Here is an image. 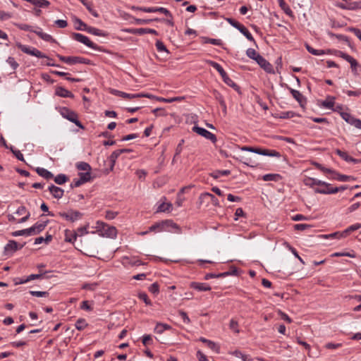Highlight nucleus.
I'll return each mask as SVG.
<instances>
[{"label": "nucleus", "mask_w": 361, "mask_h": 361, "mask_svg": "<svg viewBox=\"0 0 361 361\" xmlns=\"http://www.w3.org/2000/svg\"><path fill=\"white\" fill-rule=\"evenodd\" d=\"M13 236H20V235H30L29 228L23 229L20 231H16L12 233Z\"/></svg>", "instance_id": "obj_55"}, {"label": "nucleus", "mask_w": 361, "mask_h": 361, "mask_svg": "<svg viewBox=\"0 0 361 361\" xmlns=\"http://www.w3.org/2000/svg\"><path fill=\"white\" fill-rule=\"evenodd\" d=\"M51 240H52V235L47 233L45 238H44L43 237L36 238L35 240V244L38 245V244H41L43 242H45L47 244H48L49 242H51Z\"/></svg>", "instance_id": "obj_47"}, {"label": "nucleus", "mask_w": 361, "mask_h": 361, "mask_svg": "<svg viewBox=\"0 0 361 361\" xmlns=\"http://www.w3.org/2000/svg\"><path fill=\"white\" fill-rule=\"evenodd\" d=\"M348 10H357L361 8V1L346 2Z\"/></svg>", "instance_id": "obj_48"}, {"label": "nucleus", "mask_w": 361, "mask_h": 361, "mask_svg": "<svg viewBox=\"0 0 361 361\" xmlns=\"http://www.w3.org/2000/svg\"><path fill=\"white\" fill-rule=\"evenodd\" d=\"M156 47H157V49L158 50V51L159 52H162V51H166V52H168V50L166 47V46L164 44V43L160 41V40H157L156 42Z\"/></svg>", "instance_id": "obj_60"}, {"label": "nucleus", "mask_w": 361, "mask_h": 361, "mask_svg": "<svg viewBox=\"0 0 361 361\" xmlns=\"http://www.w3.org/2000/svg\"><path fill=\"white\" fill-rule=\"evenodd\" d=\"M83 6L88 10V11L95 18L99 17L97 11L92 8V3L87 1V0H79Z\"/></svg>", "instance_id": "obj_32"}, {"label": "nucleus", "mask_w": 361, "mask_h": 361, "mask_svg": "<svg viewBox=\"0 0 361 361\" xmlns=\"http://www.w3.org/2000/svg\"><path fill=\"white\" fill-rule=\"evenodd\" d=\"M290 93L296 101H298L300 107L302 109H305L307 104V99L301 94L300 92H290Z\"/></svg>", "instance_id": "obj_22"}, {"label": "nucleus", "mask_w": 361, "mask_h": 361, "mask_svg": "<svg viewBox=\"0 0 361 361\" xmlns=\"http://www.w3.org/2000/svg\"><path fill=\"white\" fill-rule=\"evenodd\" d=\"M190 287L198 291H209L212 289L211 286L205 283L191 282Z\"/></svg>", "instance_id": "obj_21"}, {"label": "nucleus", "mask_w": 361, "mask_h": 361, "mask_svg": "<svg viewBox=\"0 0 361 361\" xmlns=\"http://www.w3.org/2000/svg\"><path fill=\"white\" fill-rule=\"evenodd\" d=\"M348 188V185H341L340 187H334V189H331V190H329V191L321 190L320 192L335 194L338 192L344 191L345 190H346Z\"/></svg>", "instance_id": "obj_54"}, {"label": "nucleus", "mask_w": 361, "mask_h": 361, "mask_svg": "<svg viewBox=\"0 0 361 361\" xmlns=\"http://www.w3.org/2000/svg\"><path fill=\"white\" fill-rule=\"evenodd\" d=\"M209 192H204L202 193L199 198H198V204L200 207L204 205L207 207L209 205Z\"/></svg>", "instance_id": "obj_31"}, {"label": "nucleus", "mask_w": 361, "mask_h": 361, "mask_svg": "<svg viewBox=\"0 0 361 361\" xmlns=\"http://www.w3.org/2000/svg\"><path fill=\"white\" fill-rule=\"evenodd\" d=\"M295 116L300 117V115L297 113L290 111L281 112L280 118L286 119V118H291Z\"/></svg>", "instance_id": "obj_50"}, {"label": "nucleus", "mask_w": 361, "mask_h": 361, "mask_svg": "<svg viewBox=\"0 0 361 361\" xmlns=\"http://www.w3.org/2000/svg\"><path fill=\"white\" fill-rule=\"evenodd\" d=\"M35 171L39 176L46 180H49L54 178V174L46 169L37 167Z\"/></svg>", "instance_id": "obj_23"}, {"label": "nucleus", "mask_w": 361, "mask_h": 361, "mask_svg": "<svg viewBox=\"0 0 361 361\" xmlns=\"http://www.w3.org/2000/svg\"><path fill=\"white\" fill-rule=\"evenodd\" d=\"M35 33L38 37H39L41 39H42L43 40L46 41V42H52L54 40L51 35H50L47 33L43 32L40 27H37V30L36 31H35Z\"/></svg>", "instance_id": "obj_30"}, {"label": "nucleus", "mask_w": 361, "mask_h": 361, "mask_svg": "<svg viewBox=\"0 0 361 361\" xmlns=\"http://www.w3.org/2000/svg\"><path fill=\"white\" fill-rule=\"evenodd\" d=\"M172 208V204L162 202L157 208V212H170Z\"/></svg>", "instance_id": "obj_42"}, {"label": "nucleus", "mask_w": 361, "mask_h": 361, "mask_svg": "<svg viewBox=\"0 0 361 361\" xmlns=\"http://www.w3.org/2000/svg\"><path fill=\"white\" fill-rule=\"evenodd\" d=\"M199 341L205 343L207 345V347L209 348H210L211 350H212L216 353H219V347L212 341L208 340L204 337H200L199 338Z\"/></svg>", "instance_id": "obj_28"}, {"label": "nucleus", "mask_w": 361, "mask_h": 361, "mask_svg": "<svg viewBox=\"0 0 361 361\" xmlns=\"http://www.w3.org/2000/svg\"><path fill=\"white\" fill-rule=\"evenodd\" d=\"M49 220L42 222L38 221L36 224H35L29 228L30 235H36L42 232L47 226Z\"/></svg>", "instance_id": "obj_14"}, {"label": "nucleus", "mask_w": 361, "mask_h": 361, "mask_svg": "<svg viewBox=\"0 0 361 361\" xmlns=\"http://www.w3.org/2000/svg\"><path fill=\"white\" fill-rule=\"evenodd\" d=\"M124 31L127 33L133 34V35H142L144 34H146V28H127L125 29Z\"/></svg>", "instance_id": "obj_37"}, {"label": "nucleus", "mask_w": 361, "mask_h": 361, "mask_svg": "<svg viewBox=\"0 0 361 361\" xmlns=\"http://www.w3.org/2000/svg\"><path fill=\"white\" fill-rule=\"evenodd\" d=\"M59 215L70 222H75L82 217L81 212L73 209H70L67 212H59Z\"/></svg>", "instance_id": "obj_10"}, {"label": "nucleus", "mask_w": 361, "mask_h": 361, "mask_svg": "<svg viewBox=\"0 0 361 361\" xmlns=\"http://www.w3.org/2000/svg\"><path fill=\"white\" fill-rule=\"evenodd\" d=\"M61 114L62 116L71 122L75 123L79 128L83 129L84 126L81 122L78 120V117L76 113L70 110L69 109L64 107L61 109Z\"/></svg>", "instance_id": "obj_8"}, {"label": "nucleus", "mask_w": 361, "mask_h": 361, "mask_svg": "<svg viewBox=\"0 0 361 361\" xmlns=\"http://www.w3.org/2000/svg\"><path fill=\"white\" fill-rule=\"evenodd\" d=\"M229 354H231L236 357L240 358L243 361H251L252 360V358L249 355H245V354L243 353L241 351L238 350L230 352Z\"/></svg>", "instance_id": "obj_33"}, {"label": "nucleus", "mask_w": 361, "mask_h": 361, "mask_svg": "<svg viewBox=\"0 0 361 361\" xmlns=\"http://www.w3.org/2000/svg\"><path fill=\"white\" fill-rule=\"evenodd\" d=\"M336 98L333 96H327L325 100H318L317 104L320 107L328 109H333L335 104Z\"/></svg>", "instance_id": "obj_16"}, {"label": "nucleus", "mask_w": 361, "mask_h": 361, "mask_svg": "<svg viewBox=\"0 0 361 361\" xmlns=\"http://www.w3.org/2000/svg\"><path fill=\"white\" fill-rule=\"evenodd\" d=\"M97 231L104 237L114 238L117 235L116 227L109 226L104 222L98 221L96 226Z\"/></svg>", "instance_id": "obj_2"}, {"label": "nucleus", "mask_w": 361, "mask_h": 361, "mask_svg": "<svg viewBox=\"0 0 361 361\" xmlns=\"http://www.w3.org/2000/svg\"><path fill=\"white\" fill-rule=\"evenodd\" d=\"M242 151L250 152L253 153H256L257 154L269 156V157H280L281 154L274 149H262L253 147L243 146L240 148Z\"/></svg>", "instance_id": "obj_3"}, {"label": "nucleus", "mask_w": 361, "mask_h": 361, "mask_svg": "<svg viewBox=\"0 0 361 361\" xmlns=\"http://www.w3.org/2000/svg\"><path fill=\"white\" fill-rule=\"evenodd\" d=\"M42 277V274H31V275L28 276L26 279H25V280H20L19 281H16L15 283L16 284H23V283H27V282H28L30 281H32V280L41 279Z\"/></svg>", "instance_id": "obj_41"}, {"label": "nucleus", "mask_w": 361, "mask_h": 361, "mask_svg": "<svg viewBox=\"0 0 361 361\" xmlns=\"http://www.w3.org/2000/svg\"><path fill=\"white\" fill-rule=\"evenodd\" d=\"M192 130L197 133L200 135L208 139L212 142V143H215L216 142V137L214 134L212 133L209 130L205 128L195 126L192 128Z\"/></svg>", "instance_id": "obj_11"}, {"label": "nucleus", "mask_w": 361, "mask_h": 361, "mask_svg": "<svg viewBox=\"0 0 361 361\" xmlns=\"http://www.w3.org/2000/svg\"><path fill=\"white\" fill-rule=\"evenodd\" d=\"M361 228V224H355L353 225L350 226L346 229L343 231V235L346 238L348 235H350L352 232L357 231Z\"/></svg>", "instance_id": "obj_34"}, {"label": "nucleus", "mask_w": 361, "mask_h": 361, "mask_svg": "<svg viewBox=\"0 0 361 361\" xmlns=\"http://www.w3.org/2000/svg\"><path fill=\"white\" fill-rule=\"evenodd\" d=\"M89 227V225L87 224L86 226H82V227H80L78 228L75 231H76V234H77V236H82L83 235L85 234H87L88 233V231H87V228Z\"/></svg>", "instance_id": "obj_57"}, {"label": "nucleus", "mask_w": 361, "mask_h": 361, "mask_svg": "<svg viewBox=\"0 0 361 361\" xmlns=\"http://www.w3.org/2000/svg\"><path fill=\"white\" fill-rule=\"evenodd\" d=\"M239 31L249 40V41H251V42H255V39L253 38L252 34L250 32V31L244 26L243 25L240 29L239 30Z\"/></svg>", "instance_id": "obj_45"}, {"label": "nucleus", "mask_w": 361, "mask_h": 361, "mask_svg": "<svg viewBox=\"0 0 361 361\" xmlns=\"http://www.w3.org/2000/svg\"><path fill=\"white\" fill-rule=\"evenodd\" d=\"M112 92L114 93L116 95H119V96H121V97H122L123 98L130 99H137V98H140V97L150 98L151 97H152V94H142V93H140V94H129V93H126L125 92Z\"/></svg>", "instance_id": "obj_15"}, {"label": "nucleus", "mask_w": 361, "mask_h": 361, "mask_svg": "<svg viewBox=\"0 0 361 361\" xmlns=\"http://www.w3.org/2000/svg\"><path fill=\"white\" fill-rule=\"evenodd\" d=\"M16 45L23 53H25V54L31 55V56H36L37 58L47 59L48 61H51V59L48 56H47V55H45L42 51H40L39 50H38L37 49H36L35 47L23 44L18 42H16Z\"/></svg>", "instance_id": "obj_4"}, {"label": "nucleus", "mask_w": 361, "mask_h": 361, "mask_svg": "<svg viewBox=\"0 0 361 361\" xmlns=\"http://www.w3.org/2000/svg\"><path fill=\"white\" fill-rule=\"evenodd\" d=\"M16 26L21 30L28 31V32H34V33H35V31L37 30H34L32 26L29 25L27 24L20 23V24H17Z\"/></svg>", "instance_id": "obj_53"}, {"label": "nucleus", "mask_w": 361, "mask_h": 361, "mask_svg": "<svg viewBox=\"0 0 361 361\" xmlns=\"http://www.w3.org/2000/svg\"><path fill=\"white\" fill-rule=\"evenodd\" d=\"M85 31L87 32L90 34L96 35V36H100V37H106L107 33L105 31H103L102 30H99L98 28L88 26L87 28H85Z\"/></svg>", "instance_id": "obj_26"}, {"label": "nucleus", "mask_w": 361, "mask_h": 361, "mask_svg": "<svg viewBox=\"0 0 361 361\" xmlns=\"http://www.w3.org/2000/svg\"><path fill=\"white\" fill-rule=\"evenodd\" d=\"M305 47L308 52L310 54L314 55V56H322L326 54H329L330 52V50H324V49H314L312 47H311L310 44H306Z\"/></svg>", "instance_id": "obj_24"}, {"label": "nucleus", "mask_w": 361, "mask_h": 361, "mask_svg": "<svg viewBox=\"0 0 361 361\" xmlns=\"http://www.w3.org/2000/svg\"><path fill=\"white\" fill-rule=\"evenodd\" d=\"M210 64L215 70L219 72L226 84H227L229 87L235 89V90H237L236 84L228 77L226 72L219 63L214 61H211Z\"/></svg>", "instance_id": "obj_5"}, {"label": "nucleus", "mask_w": 361, "mask_h": 361, "mask_svg": "<svg viewBox=\"0 0 361 361\" xmlns=\"http://www.w3.org/2000/svg\"><path fill=\"white\" fill-rule=\"evenodd\" d=\"M303 183L305 185L312 188L314 189L316 185H317V186H319V185L329 186L327 185L326 182L319 180L318 179L311 178V177H306L303 180Z\"/></svg>", "instance_id": "obj_17"}, {"label": "nucleus", "mask_w": 361, "mask_h": 361, "mask_svg": "<svg viewBox=\"0 0 361 361\" xmlns=\"http://www.w3.org/2000/svg\"><path fill=\"white\" fill-rule=\"evenodd\" d=\"M149 291L150 293H152V294L154 295H157L159 293V286L157 283H152L149 287Z\"/></svg>", "instance_id": "obj_58"}, {"label": "nucleus", "mask_w": 361, "mask_h": 361, "mask_svg": "<svg viewBox=\"0 0 361 361\" xmlns=\"http://www.w3.org/2000/svg\"><path fill=\"white\" fill-rule=\"evenodd\" d=\"M24 245H18L15 240H9L8 243L4 247L5 252L13 253L18 250H20L23 247Z\"/></svg>", "instance_id": "obj_19"}, {"label": "nucleus", "mask_w": 361, "mask_h": 361, "mask_svg": "<svg viewBox=\"0 0 361 361\" xmlns=\"http://www.w3.org/2000/svg\"><path fill=\"white\" fill-rule=\"evenodd\" d=\"M152 112L156 116H166L165 109L162 108H156L152 110Z\"/></svg>", "instance_id": "obj_63"}, {"label": "nucleus", "mask_w": 361, "mask_h": 361, "mask_svg": "<svg viewBox=\"0 0 361 361\" xmlns=\"http://www.w3.org/2000/svg\"><path fill=\"white\" fill-rule=\"evenodd\" d=\"M138 298L142 300L146 305L151 306L152 305V301L149 299L147 293L142 292L138 294Z\"/></svg>", "instance_id": "obj_52"}, {"label": "nucleus", "mask_w": 361, "mask_h": 361, "mask_svg": "<svg viewBox=\"0 0 361 361\" xmlns=\"http://www.w3.org/2000/svg\"><path fill=\"white\" fill-rule=\"evenodd\" d=\"M231 174L230 170H216L209 173V176L214 179H218L221 176H227Z\"/></svg>", "instance_id": "obj_29"}, {"label": "nucleus", "mask_w": 361, "mask_h": 361, "mask_svg": "<svg viewBox=\"0 0 361 361\" xmlns=\"http://www.w3.org/2000/svg\"><path fill=\"white\" fill-rule=\"evenodd\" d=\"M77 234L75 231L69 229L65 230V241L71 243H74L77 239Z\"/></svg>", "instance_id": "obj_25"}, {"label": "nucleus", "mask_w": 361, "mask_h": 361, "mask_svg": "<svg viewBox=\"0 0 361 361\" xmlns=\"http://www.w3.org/2000/svg\"><path fill=\"white\" fill-rule=\"evenodd\" d=\"M281 178L279 174L268 173L263 176L264 181H278Z\"/></svg>", "instance_id": "obj_46"}, {"label": "nucleus", "mask_w": 361, "mask_h": 361, "mask_svg": "<svg viewBox=\"0 0 361 361\" xmlns=\"http://www.w3.org/2000/svg\"><path fill=\"white\" fill-rule=\"evenodd\" d=\"M118 214V212H114L111 210L106 211L105 218L109 220L114 219Z\"/></svg>", "instance_id": "obj_62"}, {"label": "nucleus", "mask_w": 361, "mask_h": 361, "mask_svg": "<svg viewBox=\"0 0 361 361\" xmlns=\"http://www.w3.org/2000/svg\"><path fill=\"white\" fill-rule=\"evenodd\" d=\"M142 344L145 346L152 343V338L151 335L145 334L142 336Z\"/></svg>", "instance_id": "obj_61"}, {"label": "nucleus", "mask_w": 361, "mask_h": 361, "mask_svg": "<svg viewBox=\"0 0 361 361\" xmlns=\"http://www.w3.org/2000/svg\"><path fill=\"white\" fill-rule=\"evenodd\" d=\"M255 61L267 73L273 72V66L272 65L267 61L260 54L257 56V58Z\"/></svg>", "instance_id": "obj_13"}, {"label": "nucleus", "mask_w": 361, "mask_h": 361, "mask_svg": "<svg viewBox=\"0 0 361 361\" xmlns=\"http://www.w3.org/2000/svg\"><path fill=\"white\" fill-rule=\"evenodd\" d=\"M54 182L58 185H63L68 180V178L63 173L58 174L56 176H54Z\"/></svg>", "instance_id": "obj_38"}, {"label": "nucleus", "mask_w": 361, "mask_h": 361, "mask_svg": "<svg viewBox=\"0 0 361 361\" xmlns=\"http://www.w3.org/2000/svg\"><path fill=\"white\" fill-rule=\"evenodd\" d=\"M172 329L171 326L164 324V323H157V325L154 327V332L157 334H163L166 330H171Z\"/></svg>", "instance_id": "obj_27"}, {"label": "nucleus", "mask_w": 361, "mask_h": 361, "mask_svg": "<svg viewBox=\"0 0 361 361\" xmlns=\"http://www.w3.org/2000/svg\"><path fill=\"white\" fill-rule=\"evenodd\" d=\"M247 56L253 60H255L257 58V56H259V54L257 53L254 49L249 48L246 51Z\"/></svg>", "instance_id": "obj_56"}, {"label": "nucleus", "mask_w": 361, "mask_h": 361, "mask_svg": "<svg viewBox=\"0 0 361 361\" xmlns=\"http://www.w3.org/2000/svg\"><path fill=\"white\" fill-rule=\"evenodd\" d=\"M327 185L329 186L319 185L318 188H315L314 192L316 193H319V194L329 195L330 193L319 192L321 190L329 191V190H331V189H334V187L331 185V184L327 183Z\"/></svg>", "instance_id": "obj_40"}, {"label": "nucleus", "mask_w": 361, "mask_h": 361, "mask_svg": "<svg viewBox=\"0 0 361 361\" xmlns=\"http://www.w3.org/2000/svg\"><path fill=\"white\" fill-rule=\"evenodd\" d=\"M76 168L80 171H91L92 170L90 165L84 161L77 163Z\"/></svg>", "instance_id": "obj_43"}, {"label": "nucleus", "mask_w": 361, "mask_h": 361, "mask_svg": "<svg viewBox=\"0 0 361 361\" xmlns=\"http://www.w3.org/2000/svg\"><path fill=\"white\" fill-rule=\"evenodd\" d=\"M136 9L146 13L159 12L164 14L166 16L172 18L171 13L167 8L164 7H137Z\"/></svg>", "instance_id": "obj_12"}, {"label": "nucleus", "mask_w": 361, "mask_h": 361, "mask_svg": "<svg viewBox=\"0 0 361 361\" xmlns=\"http://www.w3.org/2000/svg\"><path fill=\"white\" fill-rule=\"evenodd\" d=\"M338 56L341 58H343V59H345L346 61H348V63H350V67H351V69H352V71L355 73V74H357L360 70H361V66L360 65L357 63V61L353 58L351 56L348 55V54L346 53H344L343 51H338Z\"/></svg>", "instance_id": "obj_9"}, {"label": "nucleus", "mask_w": 361, "mask_h": 361, "mask_svg": "<svg viewBox=\"0 0 361 361\" xmlns=\"http://www.w3.org/2000/svg\"><path fill=\"white\" fill-rule=\"evenodd\" d=\"M204 43H209L214 45L221 46L222 44V41L219 39H213L204 37H202Z\"/></svg>", "instance_id": "obj_49"}, {"label": "nucleus", "mask_w": 361, "mask_h": 361, "mask_svg": "<svg viewBox=\"0 0 361 361\" xmlns=\"http://www.w3.org/2000/svg\"><path fill=\"white\" fill-rule=\"evenodd\" d=\"M121 155V153L119 152L118 149L114 151L109 156V159L111 162V167L110 170L112 171L114 169V167L115 166L116 159L118 157Z\"/></svg>", "instance_id": "obj_35"}, {"label": "nucleus", "mask_w": 361, "mask_h": 361, "mask_svg": "<svg viewBox=\"0 0 361 361\" xmlns=\"http://www.w3.org/2000/svg\"><path fill=\"white\" fill-rule=\"evenodd\" d=\"M336 154H338L341 159L345 160L347 162H352L353 164L361 163V159H355L348 155L346 152L342 151L339 149H336L335 150Z\"/></svg>", "instance_id": "obj_18"}, {"label": "nucleus", "mask_w": 361, "mask_h": 361, "mask_svg": "<svg viewBox=\"0 0 361 361\" xmlns=\"http://www.w3.org/2000/svg\"><path fill=\"white\" fill-rule=\"evenodd\" d=\"M75 328L79 330H83L87 326V323L86 322L85 319H78L75 322Z\"/></svg>", "instance_id": "obj_51"}, {"label": "nucleus", "mask_w": 361, "mask_h": 361, "mask_svg": "<svg viewBox=\"0 0 361 361\" xmlns=\"http://www.w3.org/2000/svg\"><path fill=\"white\" fill-rule=\"evenodd\" d=\"M74 26L75 29L77 30H83L85 31V28H87V24L82 22L80 18H75L74 19Z\"/></svg>", "instance_id": "obj_36"}, {"label": "nucleus", "mask_w": 361, "mask_h": 361, "mask_svg": "<svg viewBox=\"0 0 361 361\" xmlns=\"http://www.w3.org/2000/svg\"><path fill=\"white\" fill-rule=\"evenodd\" d=\"M6 62L11 66V67L13 70H16L19 66V64L17 63V61L15 60V59L12 56H9L7 59Z\"/></svg>", "instance_id": "obj_59"}, {"label": "nucleus", "mask_w": 361, "mask_h": 361, "mask_svg": "<svg viewBox=\"0 0 361 361\" xmlns=\"http://www.w3.org/2000/svg\"><path fill=\"white\" fill-rule=\"evenodd\" d=\"M57 56L61 61L68 65H74L76 63H82L87 65L92 64V61L90 59L81 56H62L60 54H57Z\"/></svg>", "instance_id": "obj_6"}, {"label": "nucleus", "mask_w": 361, "mask_h": 361, "mask_svg": "<svg viewBox=\"0 0 361 361\" xmlns=\"http://www.w3.org/2000/svg\"><path fill=\"white\" fill-rule=\"evenodd\" d=\"M348 30L350 32H353L356 37L361 41V30L356 28V27H348Z\"/></svg>", "instance_id": "obj_64"}, {"label": "nucleus", "mask_w": 361, "mask_h": 361, "mask_svg": "<svg viewBox=\"0 0 361 361\" xmlns=\"http://www.w3.org/2000/svg\"><path fill=\"white\" fill-rule=\"evenodd\" d=\"M49 191L51 195L56 199H61L63 196L64 190L53 184L50 185L48 188Z\"/></svg>", "instance_id": "obj_20"}, {"label": "nucleus", "mask_w": 361, "mask_h": 361, "mask_svg": "<svg viewBox=\"0 0 361 361\" xmlns=\"http://www.w3.org/2000/svg\"><path fill=\"white\" fill-rule=\"evenodd\" d=\"M72 38L74 40L79 42L92 49L101 50L100 47L98 45L93 43L87 36H85L82 34L78 33V32H73L72 34Z\"/></svg>", "instance_id": "obj_7"}, {"label": "nucleus", "mask_w": 361, "mask_h": 361, "mask_svg": "<svg viewBox=\"0 0 361 361\" xmlns=\"http://www.w3.org/2000/svg\"><path fill=\"white\" fill-rule=\"evenodd\" d=\"M79 178L84 182V183L89 182L92 180L90 171L80 172L78 173Z\"/></svg>", "instance_id": "obj_44"}, {"label": "nucleus", "mask_w": 361, "mask_h": 361, "mask_svg": "<svg viewBox=\"0 0 361 361\" xmlns=\"http://www.w3.org/2000/svg\"><path fill=\"white\" fill-rule=\"evenodd\" d=\"M169 228H173L180 231L179 226L173 222V220L167 219L164 221H161L159 222H157L154 224L152 225L149 228V231L146 232H143L142 234H146L148 232H161L164 231H169Z\"/></svg>", "instance_id": "obj_1"}, {"label": "nucleus", "mask_w": 361, "mask_h": 361, "mask_svg": "<svg viewBox=\"0 0 361 361\" xmlns=\"http://www.w3.org/2000/svg\"><path fill=\"white\" fill-rule=\"evenodd\" d=\"M229 329L235 334H239L240 333V329H239V324L238 322L234 319L232 318L230 320L229 322Z\"/></svg>", "instance_id": "obj_39"}]
</instances>
